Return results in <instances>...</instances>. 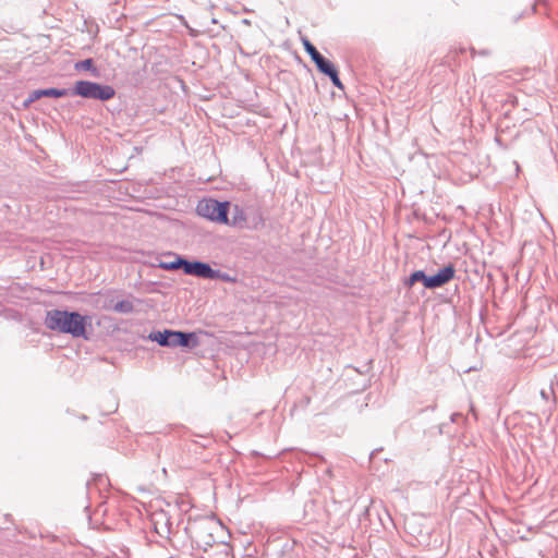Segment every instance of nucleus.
Instances as JSON below:
<instances>
[{
	"instance_id": "f03ea898",
	"label": "nucleus",
	"mask_w": 558,
	"mask_h": 558,
	"mask_svg": "<svg viewBox=\"0 0 558 558\" xmlns=\"http://www.w3.org/2000/svg\"><path fill=\"white\" fill-rule=\"evenodd\" d=\"M229 202H218L213 198H205L198 202L196 211L199 216L205 217L218 223H229L228 209Z\"/></svg>"
},
{
	"instance_id": "423d86ee",
	"label": "nucleus",
	"mask_w": 558,
	"mask_h": 558,
	"mask_svg": "<svg viewBox=\"0 0 558 558\" xmlns=\"http://www.w3.org/2000/svg\"><path fill=\"white\" fill-rule=\"evenodd\" d=\"M454 272L456 270L452 265L441 268L436 275L428 276L425 288L434 289L448 283L454 277Z\"/></svg>"
},
{
	"instance_id": "1a4fd4ad",
	"label": "nucleus",
	"mask_w": 558,
	"mask_h": 558,
	"mask_svg": "<svg viewBox=\"0 0 558 558\" xmlns=\"http://www.w3.org/2000/svg\"><path fill=\"white\" fill-rule=\"evenodd\" d=\"M184 264H185V259H183L181 257H177L174 260H172L170 263H161L160 267L166 270H175L179 268H182L184 270Z\"/></svg>"
},
{
	"instance_id": "4468645a",
	"label": "nucleus",
	"mask_w": 558,
	"mask_h": 558,
	"mask_svg": "<svg viewBox=\"0 0 558 558\" xmlns=\"http://www.w3.org/2000/svg\"><path fill=\"white\" fill-rule=\"evenodd\" d=\"M74 68H75V70H92L93 69V60L85 59L83 61H80V62L75 63Z\"/></svg>"
},
{
	"instance_id": "f8f14e48",
	"label": "nucleus",
	"mask_w": 558,
	"mask_h": 558,
	"mask_svg": "<svg viewBox=\"0 0 558 558\" xmlns=\"http://www.w3.org/2000/svg\"><path fill=\"white\" fill-rule=\"evenodd\" d=\"M169 333H170V330H165V331H158L156 333H153L150 335V338L158 342L160 345H168L169 347V341H168V338H169Z\"/></svg>"
},
{
	"instance_id": "9b49d317",
	"label": "nucleus",
	"mask_w": 558,
	"mask_h": 558,
	"mask_svg": "<svg viewBox=\"0 0 558 558\" xmlns=\"http://www.w3.org/2000/svg\"><path fill=\"white\" fill-rule=\"evenodd\" d=\"M427 278H428V276H426L424 271L416 270L413 274H411V276L409 277L407 283H408L409 287H412L415 282L422 281L423 284L425 286V282H426Z\"/></svg>"
},
{
	"instance_id": "6e6552de",
	"label": "nucleus",
	"mask_w": 558,
	"mask_h": 558,
	"mask_svg": "<svg viewBox=\"0 0 558 558\" xmlns=\"http://www.w3.org/2000/svg\"><path fill=\"white\" fill-rule=\"evenodd\" d=\"M191 337H193V333L170 330L168 338L169 347H187L190 344Z\"/></svg>"
},
{
	"instance_id": "9d476101",
	"label": "nucleus",
	"mask_w": 558,
	"mask_h": 558,
	"mask_svg": "<svg viewBox=\"0 0 558 558\" xmlns=\"http://www.w3.org/2000/svg\"><path fill=\"white\" fill-rule=\"evenodd\" d=\"M113 310L118 313H124V314H128V313H131L133 312L134 310V306H133V303L129 300H123V301H120L118 302Z\"/></svg>"
},
{
	"instance_id": "39448f33",
	"label": "nucleus",
	"mask_w": 558,
	"mask_h": 558,
	"mask_svg": "<svg viewBox=\"0 0 558 558\" xmlns=\"http://www.w3.org/2000/svg\"><path fill=\"white\" fill-rule=\"evenodd\" d=\"M184 272L186 275H192L205 279H214L218 277V271L214 270L208 264L202 262L185 260Z\"/></svg>"
},
{
	"instance_id": "20e7f679",
	"label": "nucleus",
	"mask_w": 558,
	"mask_h": 558,
	"mask_svg": "<svg viewBox=\"0 0 558 558\" xmlns=\"http://www.w3.org/2000/svg\"><path fill=\"white\" fill-rule=\"evenodd\" d=\"M303 46L305 51L311 56L312 60L315 62L317 69L328 75L335 86L342 89L343 85L338 76V72L335 69L333 64L326 60L317 49L311 44L308 39H303Z\"/></svg>"
},
{
	"instance_id": "f257e3e1",
	"label": "nucleus",
	"mask_w": 558,
	"mask_h": 558,
	"mask_svg": "<svg viewBox=\"0 0 558 558\" xmlns=\"http://www.w3.org/2000/svg\"><path fill=\"white\" fill-rule=\"evenodd\" d=\"M88 318L75 312L52 310L46 315L45 324L51 330L70 333L73 337H86Z\"/></svg>"
},
{
	"instance_id": "0eeeda50",
	"label": "nucleus",
	"mask_w": 558,
	"mask_h": 558,
	"mask_svg": "<svg viewBox=\"0 0 558 558\" xmlns=\"http://www.w3.org/2000/svg\"><path fill=\"white\" fill-rule=\"evenodd\" d=\"M69 95L68 89H58V88H47V89H38L34 90L28 99L25 101V106H28L31 102L41 98V97H64Z\"/></svg>"
},
{
	"instance_id": "7ed1b4c3",
	"label": "nucleus",
	"mask_w": 558,
	"mask_h": 558,
	"mask_svg": "<svg viewBox=\"0 0 558 558\" xmlns=\"http://www.w3.org/2000/svg\"><path fill=\"white\" fill-rule=\"evenodd\" d=\"M73 94L83 98L109 100L114 97L116 90L110 85H101L90 81H77L74 85Z\"/></svg>"
},
{
	"instance_id": "ddd939ff",
	"label": "nucleus",
	"mask_w": 558,
	"mask_h": 558,
	"mask_svg": "<svg viewBox=\"0 0 558 558\" xmlns=\"http://www.w3.org/2000/svg\"><path fill=\"white\" fill-rule=\"evenodd\" d=\"M235 211H236V215L232 218V220L230 221L229 220V223L228 225H232V226H238V225H242L245 222L246 218H245V215L243 214L242 210H240L238 208V206H235Z\"/></svg>"
}]
</instances>
